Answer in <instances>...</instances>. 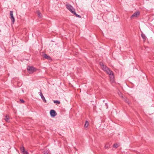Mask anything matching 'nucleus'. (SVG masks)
<instances>
[{"label":"nucleus","mask_w":154,"mask_h":154,"mask_svg":"<svg viewBox=\"0 0 154 154\" xmlns=\"http://www.w3.org/2000/svg\"><path fill=\"white\" fill-rule=\"evenodd\" d=\"M110 144L109 143H107L105 146L104 148L105 149H107L110 147Z\"/></svg>","instance_id":"15"},{"label":"nucleus","mask_w":154,"mask_h":154,"mask_svg":"<svg viewBox=\"0 0 154 154\" xmlns=\"http://www.w3.org/2000/svg\"><path fill=\"white\" fill-rule=\"evenodd\" d=\"M43 152L44 154H48V151L47 150H45Z\"/></svg>","instance_id":"20"},{"label":"nucleus","mask_w":154,"mask_h":154,"mask_svg":"<svg viewBox=\"0 0 154 154\" xmlns=\"http://www.w3.org/2000/svg\"><path fill=\"white\" fill-rule=\"evenodd\" d=\"M39 95L41 97L42 99V100L45 103H46V101L45 98V97L43 96L42 93L41 92V90H40V92H39Z\"/></svg>","instance_id":"7"},{"label":"nucleus","mask_w":154,"mask_h":154,"mask_svg":"<svg viewBox=\"0 0 154 154\" xmlns=\"http://www.w3.org/2000/svg\"><path fill=\"white\" fill-rule=\"evenodd\" d=\"M72 13L74 14L77 17H81V16L77 14L76 12H75V10L73 11L72 12Z\"/></svg>","instance_id":"11"},{"label":"nucleus","mask_w":154,"mask_h":154,"mask_svg":"<svg viewBox=\"0 0 154 154\" xmlns=\"http://www.w3.org/2000/svg\"><path fill=\"white\" fill-rule=\"evenodd\" d=\"M23 154H29L28 152L26 151H25L23 152Z\"/></svg>","instance_id":"21"},{"label":"nucleus","mask_w":154,"mask_h":154,"mask_svg":"<svg viewBox=\"0 0 154 154\" xmlns=\"http://www.w3.org/2000/svg\"><path fill=\"white\" fill-rule=\"evenodd\" d=\"M54 103H56L57 104H59L60 103V102L58 100H54Z\"/></svg>","instance_id":"19"},{"label":"nucleus","mask_w":154,"mask_h":154,"mask_svg":"<svg viewBox=\"0 0 154 154\" xmlns=\"http://www.w3.org/2000/svg\"><path fill=\"white\" fill-rule=\"evenodd\" d=\"M10 19L12 21V22L13 23H14L15 21V19L13 16V11H10Z\"/></svg>","instance_id":"4"},{"label":"nucleus","mask_w":154,"mask_h":154,"mask_svg":"<svg viewBox=\"0 0 154 154\" xmlns=\"http://www.w3.org/2000/svg\"><path fill=\"white\" fill-rule=\"evenodd\" d=\"M5 120L7 122H9V117L8 115H6L5 116Z\"/></svg>","instance_id":"9"},{"label":"nucleus","mask_w":154,"mask_h":154,"mask_svg":"<svg viewBox=\"0 0 154 154\" xmlns=\"http://www.w3.org/2000/svg\"><path fill=\"white\" fill-rule=\"evenodd\" d=\"M20 149L21 151L22 152V153L25 151L24 148L23 146H21L20 147Z\"/></svg>","instance_id":"17"},{"label":"nucleus","mask_w":154,"mask_h":154,"mask_svg":"<svg viewBox=\"0 0 154 154\" xmlns=\"http://www.w3.org/2000/svg\"><path fill=\"white\" fill-rule=\"evenodd\" d=\"M139 14L140 13L139 12H136L132 15L131 17V18H132L134 17H137L139 15Z\"/></svg>","instance_id":"8"},{"label":"nucleus","mask_w":154,"mask_h":154,"mask_svg":"<svg viewBox=\"0 0 154 154\" xmlns=\"http://www.w3.org/2000/svg\"><path fill=\"white\" fill-rule=\"evenodd\" d=\"M66 8L69 11L72 13V12L73 11L75 10V9L73 8V7L70 4H66Z\"/></svg>","instance_id":"3"},{"label":"nucleus","mask_w":154,"mask_h":154,"mask_svg":"<svg viewBox=\"0 0 154 154\" xmlns=\"http://www.w3.org/2000/svg\"><path fill=\"white\" fill-rule=\"evenodd\" d=\"M72 13L74 14L77 17H81V16L77 14L76 12H75V10L73 11L72 12Z\"/></svg>","instance_id":"12"},{"label":"nucleus","mask_w":154,"mask_h":154,"mask_svg":"<svg viewBox=\"0 0 154 154\" xmlns=\"http://www.w3.org/2000/svg\"><path fill=\"white\" fill-rule=\"evenodd\" d=\"M100 65L103 69L109 75V77L111 80H113L114 78V75L113 72L102 63H100Z\"/></svg>","instance_id":"1"},{"label":"nucleus","mask_w":154,"mask_h":154,"mask_svg":"<svg viewBox=\"0 0 154 154\" xmlns=\"http://www.w3.org/2000/svg\"><path fill=\"white\" fill-rule=\"evenodd\" d=\"M20 101L22 103H23L24 102V101L23 99H20Z\"/></svg>","instance_id":"22"},{"label":"nucleus","mask_w":154,"mask_h":154,"mask_svg":"<svg viewBox=\"0 0 154 154\" xmlns=\"http://www.w3.org/2000/svg\"><path fill=\"white\" fill-rule=\"evenodd\" d=\"M119 95L123 99V100L126 103H127L128 104H129L130 103V102L129 101V100L126 97H123L121 95H120L119 93Z\"/></svg>","instance_id":"5"},{"label":"nucleus","mask_w":154,"mask_h":154,"mask_svg":"<svg viewBox=\"0 0 154 154\" xmlns=\"http://www.w3.org/2000/svg\"><path fill=\"white\" fill-rule=\"evenodd\" d=\"M141 36L142 38L143 39L144 41H145L146 39V37L145 35L143 33L141 34Z\"/></svg>","instance_id":"14"},{"label":"nucleus","mask_w":154,"mask_h":154,"mask_svg":"<svg viewBox=\"0 0 154 154\" xmlns=\"http://www.w3.org/2000/svg\"><path fill=\"white\" fill-rule=\"evenodd\" d=\"M27 70L30 74H32L36 71V68L33 66H28Z\"/></svg>","instance_id":"2"},{"label":"nucleus","mask_w":154,"mask_h":154,"mask_svg":"<svg viewBox=\"0 0 154 154\" xmlns=\"http://www.w3.org/2000/svg\"><path fill=\"white\" fill-rule=\"evenodd\" d=\"M119 144L116 143L113 145V147L114 148H117L119 146Z\"/></svg>","instance_id":"18"},{"label":"nucleus","mask_w":154,"mask_h":154,"mask_svg":"<svg viewBox=\"0 0 154 154\" xmlns=\"http://www.w3.org/2000/svg\"><path fill=\"white\" fill-rule=\"evenodd\" d=\"M50 114L52 117H54L56 115L55 111L54 110H51L50 112Z\"/></svg>","instance_id":"6"},{"label":"nucleus","mask_w":154,"mask_h":154,"mask_svg":"<svg viewBox=\"0 0 154 154\" xmlns=\"http://www.w3.org/2000/svg\"><path fill=\"white\" fill-rule=\"evenodd\" d=\"M44 57L45 58L47 59L48 60H51V57L49 56H48L47 54H44Z\"/></svg>","instance_id":"10"},{"label":"nucleus","mask_w":154,"mask_h":154,"mask_svg":"<svg viewBox=\"0 0 154 154\" xmlns=\"http://www.w3.org/2000/svg\"><path fill=\"white\" fill-rule=\"evenodd\" d=\"M36 13L38 14V15L39 18H41L42 17V15L41 13L39 12V11H37Z\"/></svg>","instance_id":"13"},{"label":"nucleus","mask_w":154,"mask_h":154,"mask_svg":"<svg viewBox=\"0 0 154 154\" xmlns=\"http://www.w3.org/2000/svg\"><path fill=\"white\" fill-rule=\"evenodd\" d=\"M89 125V123L87 121H86L85 122V124L84 125V127L85 128H87Z\"/></svg>","instance_id":"16"}]
</instances>
